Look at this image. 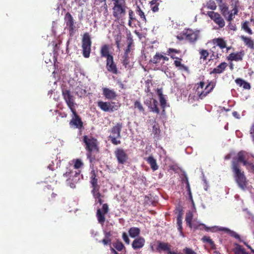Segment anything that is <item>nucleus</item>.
I'll list each match as a JSON object with an SVG mask.
<instances>
[{"instance_id": "obj_1", "label": "nucleus", "mask_w": 254, "mask_h": 254, "mask_svg": "<svg viewBox=\"0 0 254 254\" xmlns=\"http://www.w3.org/2000/svg\"><path fill=\"white\" fill-rule=\"evenodd\" d=\"M83 142L85 143V148L87 151V156L91 163L95 160V157L92 155L94 151L99 152V147L97 145V140L92 136L89 137L85 135L83 136Z\"/></svg>"}, {"instance_id": "obj_2", "label": "nucleus", "mask_w": 254, "mask_h": 254, "mask_svg": "<svg viewBox=\"0 0 254 254\" xmlns=\"http://www.w3.org/2000/svg\"><path fill=\"white\" fill-rule=\"evenodd\" d=\"M113 2V15L118 20L126 15L127 8L126 0H111Z\"/></svg>"}, {"instance_id": "obj_3", "label": "nucleus", "mask_w": 254, "mask_h": 254, "mask_svg": "<svg viewBox=\"0 0 254 254\" xmlns=\"http://www.w3.org/2000/svg\"><path fill=\"white\" fill-rule=\"evenodd\" d=\"M232 170L235 181L238 186L241 189L245 190L247 187V181L245 176L244 172L240 169V166L236 162L233 163V166H232Z\"/></svg>"}, {"instance_id": "obj_4", "label": "nucleus", "mask_w": 254, "mask_h": 254, "mask_svg": "<svg viewBox=\"0 0 254 254\" xmlns=\"http://www.w3.org/2000/svg\"><path fill=\"white\" fill-rule=\"evenodd\" d=\"M62 96L68 108L71 111L76 110L78 107L77 104L75 101V97L71 92L66 89H63L62 91Z\"/></svg>"}, {"instance_id": "obj_5", "label": "nucleus", "mask_w": 254, "mask_h": 254, "mask_svg": "<svg viewBox=\"0 0 254 254\" xmlns=\"http://www.w3.org/2000/svg\"><path fill=\"white\" fill-rule=\"evenodd\" d=\"M123 126L122 123H118L109 131L111 134L109 137L111 142L114 145H118L121 143V141L118 140V138L121 137V132Z\"/></svg>"}, {"instance_id": "obj_6", "label": "nucleus", "mask_w": 254, "mask_h": 254, "mask_svg": "<svg viewBox=\"0 0 254 254\" xmlns=\"http://www.w3.org/2000/svg\"><path fill=\"white\" fill-rule=\"evenodd\" d=\"M81 44L83 56L85 58H88L90 55L92 44L91 37L88 33L84 34L82 38Z\"/></svg>"}, {"instance_id": "obj_7", "label": "nucleus", "mask_w": 254, "mask_h": 254, "mask_svg": "<svg viewBox=\"0 0 254 254\" xmlns=\"http://www.w3.org/2000/svg\"><path fill=\"white\" fill-rule=\"evenodd\" d=\"M80 175V171L77 172L67 168L66 172L64 174V177L67 178L66 183L70 188H75V183L77 182V179L76 178Z\"/></svg>"}, {"instance_id": "obj_8", "label": "nucleus", "mask_w": 254, "mask_h": 254, "mask_svg": "<svg viewBox=\"0 0 254 254\" xmlns=\"http://www.w3.org/2000/svg\"><path fill=\"white\" fill-rule=\"evenodd\" d=\"M119 164H125L127 163L129 159L128 155L126 151L123 148H118L114 152Z\"/></svg>"}, {"instance_id": "obj_9", "label": "nucleus", "mask_w": 254, "mask_h": 254, "mask_svg": "<svg viewBox=\"0 0 254 254\" xmlns=\"http://www.w3.org/2000/svg\"><path fill=\"white\" fill-rule=\"evenodd\" d=\"M64 19L66 24V26L67 27V29L68 30L69 34L70 36H72L76 30V27L75 25V22H74V20L71 14L68 12L65 13Z\"/></svg>"}, {"instance_id": "obj_10", "label": "nucleus", "mask_w": 254, "mask_h": 254, "mask_svg": "<svg viewBox=\"0 0 254 254\" xmlns=\"http://www.w3.org/2000/svg\"><path fill=\"white\" fill-rule=\"evenodd\" d=\"M109 211V205L107 203H104L102 205L101 208H98L97 210L96 217L98 222L101 224H103L105 222V215Z\"/></svg>"}, {"instance_id": "obj_11", "label": "nucleus", "mask_w": 254, "mask_h": 254, "mask_svg": "<svg viewBox=\"0 0 254 254\" xmlns=\"http://www.w3.org/2000/svg\"><path fill=\"white\" fill-rule=\"evenodd\" d=\"M71 112H72V119L69 122L70 126H74L77 128H81L83 127V122L77 114L76 110Z\"/></svg>"}, {"instance_id": "obj_12", "label": "nucleus", "mask_w": 254, "mask_h": 254, "mask_svg": "<svg viewBox=\"0 0 254 254\" xmlns=\"http://www.w3.org/2000/svg\"><path fill=\"white\" fill-rule=\"evenodd\" d=\"M207 15L212 20L219 25L220 28H223L224 27L225 24V21L220 14L217 12L211 11L207 12Z\"/></svg>"}, {"instance_id": "obj_13", "label": "nucleus", "mask_w": 254, "mask_h": 254, "mask_svg": "<svg viewBox=\"0 0 254 254\" xmlns=\"http://www.w3.org/2000/svg\"><path fill=\"white\" fill-rule=\"evenodd\" d=\"M215 86V83L211 81L208 83L203 91L201 92L197 91V95H198L199 99H203L205 97L213 90Z\"/></svg>"}, {"instance_id": "obj_14", "label": "nucleus", "mask_w": 254, "mask_h": 254, "mask_svg": "<svg viewBox=\"0 0 254 254\" xmlns=\"http://www.w3.org/2000/svg\"><path fill=\"white\" fill-rule=\"evenodd\" d=\"M97 104L98 107L104 112H113L118 109L117 106L112 105L110 102L100 101Z\"/></svg>"}, {"instance_id": "obj_15", "label": "nucleus", "mask_w": 254, "mask_h": 254, "mask_svg": "<svg viewBox=\"0 0 254 254\" xmlns=\"http://www.w3.org/2000/svg\"><path fill=\"white\" fill-rule=\"evenodd\" d=\"M247 153L245 151H241L237 154V157L236 159H234L232 163V166H233L234 163H237V164L239 165V163H242L244 166H247L248 164V161L247 159Z\"/></svg>"}, {"instance_id": "obj_16", "label": "nucleus", "mask_w": 254, "mask_h": 254, "mask_svg": "<svg viewBox=\"0 0 254 254\" xmlns=\"http://www.w3.org/2000/svg\"><path fill=\"white\" fill-rule=\"evenodd\" d=\"M106 68L108 71L114 74H118V70L116 64L114 62L113 56L106 60Z\"/></svg>"}, {"instance_id": "obj_17", "label": "nucleus", "mask_w": 254, "mask_h": 254, "mask_svg": "<svg viewBox=\"0 0 254 254\" xmlns=\"http://www.w3.org/2000/svg\"><path fill=\"white\" fill-rule=\"evenodd\" d=\"M183 35L185 36L186 39L190 43L196 42L198 37V33L191 29H187L183 33Z\"/></svg>"}, {"instance_id": "obj_18", "label": "nucleus", "mask_w": 254, "mask_h": 254, "mask_svg": "<svg viewBox=\"0 0 254 254\" xmlns=\"http://www.w3.org/2000/svg\"><path fill=\"white\" fill-rule=\"evenodd\" d=\"M93 7L95 9H97L99 12H101L103 9L107 11L108 6L106 0H94Z\"/></svg>"}, {"instance_id": "obj_19", "label": "nucleus", "mask_w": 254, "mask_h": 254, "mask_svg": "<svg viewBox=\"0 0 254 254\" xmlns=\"http://www.w3.org/2000/svg\"><path fill=\"white\" fill-rule=\"evenodd\" d=\"M244 55V51H241L236 53H233L229 55L227 57V59L228 61H242Z\"/></svg>"}, {"instance_id": "obj_20", "label": "nucleus", "mask_w": 254, "mask_h": 254, "mask_svg": "<svg viewBox=\"0 0 254 254\" xmlns=\"http://www.w3.org/2000/svg\"><path fill=\"white\" fill-rule=\"evenodd\" d=\"M145 243V240L143 237H139L135 239L132 243V247L134 250H138L142 248Z\"/></svg>"}, {"instance_id": "obj_21", "label": "nucleus", "mask_w": 254, "mask_h": 254, "mask_svg": "<svg viewBox=\"0 0 254 254\" xmlns=\"http://www.w3.org/2000/svg\"><path fill=\"white\" fill-rule=\"evenodd\" d=\"M103 94L106 99L111 100L114 99L117 96L116 92L113 89L105 87L103 88Z\"/></svg>"}, {"instance_id": "obj_22", "label": "nucleus", "mask_w": 254, "mask_h": 254, "mask_svg": "<svg viewBox=\"0 0 254 254\" xmlns=\"http://www.w3.org/2000/svg\"><path fill=\"white\" fill-rule=\"evenodd\" d=\"M181 181L183 183H185L186 185V189L187 191L188 192V195L189 196L190 199L191 201V202L193 203V199H192V195L190 190V185L189 182V179L187 177V175L186 174H184L183 175V177L181 178Z\"/></svg>"}, {"instance_id": "obj_23", "label": "nucleus", "mask_w": 254, "mask_h": 254, "mask_svg": "<svg viewBox=\"0 0 254 254\" xmlns=\"http://www.w3.org/2000/svg\"><path fill=\"white\" fill-rule=\"evenodd\" d=\"M216 1L218 4L222 15L225 17L229 13L228 6L226 3L223 2V0H216Z\"/></svg>"}, {"instance_id": "obj_24", "label": "nucleus", "mask_w": 254, "mask_h": 254, "mask_svg": "<svg viewBox=\"0 0 254 254\" xmlns=\"http://www.w3.org/2000/svg\"><path fill=\"white\" fill-rule=\"evenodd\" d=\"M100 52L101 57L106 58L107 59L113 56L110 53L109 46L107 44H105L101 47Z\"/></svg>"}, {"instance_id": "obj_25", "label": "nucleus", "mask_w": 254, "mask_h": 254, "mask_svg": "<svg viewBox=\"0 0 254 254\" xmlns=\"http://www.w3.org/2000/svg\"><path fill=\"white\" fill-rule=\"evenodd\" d=\"M158 246L156 248V250L157 252L160 253L162 251L166 252L167 253L171 248V245L165 242H162L158 241Z\"/></svg>"}, {"instance_id": "obj_26", "label": "nucleus", "mask_w": 254, "mask_h": 254, "mask_svg": "<svg viewBox=\"0 0 254 254\" xmlns=\"http://www.w3.org/2000/svg\"><path fill=\"white\" fill-rule=\"evenodd\" d=\"M240 38L244 42L246 46L252 50H254V41L251 37L242 35L240 36Z\"/></svg>"}, {"instance_id": "obj_27", "label": "nucleus", "mask_w": 254, "mask_h": 254, "mask_svg": "<svg viewBox=\"0 0 254 254\" xmlns=\"http://www.w3.org/2000/svg\"><path fill=\"white\" fill-rule=\"evenodd\" d=\"M227 66V64L225 62L221 63L219 65L214 68L212 71L210 72V74H220L222 73Z\"/></svg>"}, {"instance_id": "obj_28", "label": "nucleus", "mask_w": 254, "mask_h": 254, "mask_svg": "<svg viewBox=\"0 0 254 254\" xmlns=\"http://www.w3.org/2000/svg\"><path fill=\"white\" fill-rule=\"evenodd\" d=\"M183 61L181 58H179L175 60L174 62V64L175 66L178 68L179 70L182 71H189V67L184 64H182Z\"/></svg>"}, {"instance_id": "obj_29", "label": "nucleus", "mask_w": 254, "mask_h": 254, "mask_svg": "<svg viewBox=\"0 0 254 254\" xmlns=\"http://www.w3.org/2000/svg\"><path fill=\"white\" fill-rule=\"evenodd\" d=\"M181 53V50H178L176 49L170 48L167 49L166 52L165 53H164V54L170 56L171 58L172 59L177 60V59H178L179 58L176 57L175 54H180Z\"/></svg>"}, {"instance_id": "obj_30", "label": "nucleus", "mask_w": 254, "mask_h": 254, "mask_svg": "<svg viewBox=\"0 0 254 254\" xmlns=\"http://www.w3.org/2000/svg\"><path fill=\"white\" fill-rule=\"evenodd\" d=\"M219 231H224L226 233H228L229 235H230L231 237L235 238L240 242L241 241L240 235L235 231H232L228 228L224 227H220L219 228Z\"/></svg>"}, {"instance_id": "obj_31", "label": "nucleus", "mask_w": 254, "mask_h": 254, "mask_svg": "<svg viewBox=\"0 0 254 254\" xmlns=\"http://www.w3.org/2000/svg\"><path fill=\"white\" fill-rule=\"evenodd\" d=\"M147 163L150 165L151 168L155 171L158 169V166L157 165L156 161L152 156H150L145 159Z\"/></svg>"}, {"instance_id": "obj_32", "label": "nucleus", "mask_w": 254, "mask_h": 254, "mask_svg": "<svg viewBox=\"0 0 254 254\" xmlns=\"http://www.w3.org/2000/svg\"><path fill=\"white\" fill-rule=\"evenodd\" d=\"M135 13L139 16L140 20L141 21L145 23L147 22V19L144 13L138 5H136L135 6Z\"/></svg>"}, {"instance_id": "obj_33", "label": "nucleus", "mask_w": 254, "mask_h": 254, "mask_svg": "<svg viewBox=\"0 0 254 254\" xmlns=\"http://www.w3.org/2000/svg\"><path fill=\"white\" fill-rule=\"evenodd\" d=\"M182 213L180 211L177 217V224L178 230L180 233L181 235L183 236V227H182Z\"/></svg>"}, {"instance_id": "obj_34", "label": "nucleus", "mask_w": 254, "mask_h": 254, "mask_svg": "<svg viewBox=\"0 0 254 254\" xmlns=\"http://www.w3.org/2000/svg\"><path fill=\"white\" fill-rule=\"evenodd\" d=\"M161 2V0H152L150 2V8L154 12H156L159 11L158 6Z\"/></svg>"}, {"instance_id": "obj_35", "label": "nucleus", "mask_w": 254, "mask_h": 254, "mask_svg": "<svg viewBox=\"0 0 254 254\" xmlns=\"http://www.w3.org/2000/svg\"><path fill=\"white\" fill-rule=\"evenodd\" d=\"M158 101L155 99H153L152 105H151V107L148 109H149L150 112L159 114L160 113V110L158 108Z\"/></svg>"}, {"instance_id": "obj_36", "label": "nucleus", "mask_w": 254, "mask_h": 254, "mask_svg": "<svg viewBox=\"0 0 254 254\" xmlns=\"http://www.w3.org/2000/svg\"><path fill=\"white\" fill-rule=\"evenodd\" d=\"M140 233V229L137 227H131L128 230L129 235L131 238H135L138 236Z\"/></svg>"}, {"instance_id": "obj_37", "label": "nucleus", "mask_w": 254, "mask_h": 254, "mask_svg": "<svg viewBox=\"0 0 254 254\" xmlns=\"http://www.w3.org/2000/svg\"><path fill=\"white\" fill-rule=\"evenodd\" d=\"M213 42L214 44H216L221 49H224L226 47V42L221 38L214 39L213 40Z\"/></svg>"}, {"instance_id": "obj_38", "label": "nucleus", "mask_w": 254, "mask_h": 254, "mask_svg": "<svg viewBox=\"0 0 254 254\" xmlns=\"http://www.w3.org/2000/svg\"><path fill=\"white\" fill-rule=\"evenodd\" d=\"M201 240L204 243H208L210 245L211 249L214 250L216 249V246L214 242L212 241V239H210L209 237L204 236L202 238Z\"/></svg>"}, {"instance_id": "obj_39", "label": "nucleus", "mask_w": 254, "mask_h": 254, "mask_svg": "<svg viewBox=\"0 0 254 254\" xmlns=\"http://www.w3.org/2000/svg\"><path fill=\"white\" fill-rule=\"evenodd\" d=\"M162 60V53H156L153 58L150 60V62L154 64H157Z\"/></svg>"}, {"instance_id": "obj_40", "label": "nucleus", "mask_w": 254, "mask_h": 254, "mask_svg": "<svg viewBox=\"0 0 254 254\" xmlns=\"http://www.w3.org/2000/svg\"><path fill=\"white\" fill-rule=\"evenodd\" d=\"M91 187L92 188V190H91V193H92L94 198L101 197V194L100 193V192L99 191L100 186H96L95 187Z\"/></svg>"}, {"instance_id": "obj_41", "label": "nucleus", "mask_w": 254, "mask_h": 254, "mask_svg": "<svg viewBox=\"0 0 254 254\" xmlns=\"http://www.w3.org/2000/svg\"><path fill=\"white\" fill-rule=\"evenodd\" d=\"M91 176L90 183L91 184V187L99 186L98 185V179H97V176L95 171L94 170L92 171L91 172Z\"/></svg>"}, {"instance_id": "obj_42", "label": "nucleus", "mask_w": 254, "mask_h": 254, "mask_svg": "<svg viewBox=\"0 0 254 254\" xmlns=\"http://www.w3.org/2000/svg\"><path fill=\"white\" fill-rule=\"evenodd\" d=\"M235 254H250L247 253L245 250L240 245H237V247L234 249Z\"/></svg>"}, {"instance_id": "obj_43", "label": "nucleus", "mask_w": 254, "mask_h": 254, "mask_svg": "<svg viewBox=\"0 0 254 254\" xmlns=\"http://www.w3.org/2000/svg\"><path fill=\"white\" fill-rule=\"evenodd\" d=\"M249 22L248 21H245L242 25V28L246 32L250 35H252L253 32L252 29L249 26Z\"/></svg>"}, {"instance_id": "obj_44", "label": "nucleus", "mask_w": 254, "mask_h": 254, "mask_svg": "<svg viewBox=\"0 0 254 254\" xmlns=\"http://www.w3.org/2000/svg\"><path fill=\"white\" fill-rule=\"evenodd\" d=\"M111 236V234L110 232H106L105 233V238L103 239L101 242L104 245H107L108 244H111V239L110 238V237Z\"/></svg>"}, {"instance_id": "obj_45", "label": "nucleus", "mask_w": 254, "mask_h": 254, "mask_svg": "<svg viewBox=\"0 0 254 254\" xmlns=\"http://www.w3.org/2000/svg\"><path fill=\"white\" fill-rule=\"evenodd\" d=\"M134 108H137L140 112L143 113L145 111L144 108L143 107L141 102L138 100H136L134 103Z\"/></svg>"}, {"instance_id": "obj_46", "label": "nucleus", "mask_w": 254, "mask_h": 254, "mask_svg": "<svg viewBox=\"0 0 254 254\" xmlns=\"http://www.w3.org/2000/svg\"><path fill=\"white\" fill-rule=\"evenodd\" d=\"M199 54L200 55V59H203L205 61L209 56V53L206 50L201 49L199 50Z\"/></svg>"}, {"instance_id": "obj_47", "label": "nucleus", "mask_w": 254, "mask_h": 254, "mask_svg": "<svg viewBox=\"0 0 254 254\" xmlns=\"http://www.w3.org/2000/svg\"><path fill=\"white\" fill-rule=\"evenodd\" d=\"M113 245L114 247L118 251H121L124 248H125L124 245L121 242L117 241L113 243Z\"/></svg>"}, {"instance_id": "obj_48", "label": "nucleus", "mask_w": 254, "mask_h": 254, "mask_svg": "<svg viewBox=\"0 0 254 254\" xmlns=\"http://www.w3.org/2000/svg\"><path fill=\"white\" fill-rule=\"evenodd\" d=\"M199 226H202L205 230L206 231H211L212 232H215L216 231H217V230H219V228L220 227H207L205 225L203 224H201L199 225Z\"/></svg>"}, {"instance_id": "obj_49", "label": "nucleus", "mask_w": 254, "mask_h": 254, "mask_svg": "<svg viewBox=\"0 0 254 254\" xmlns=\"http://www.w3.org/2000/svg\"><path fill=\"white\" fill-rule=\"evenodd\" d=\"M192 219V215L191 213L187 214L186 216V224L188 226H189L190 228H192V226L191 224V221Z\"/></svg>"}, {"instance_id": "obj_50", "label": "nucleus", "mask_w": 254, "mask_h": 254, "mask_svg": "<svg viewBox=\"0 0 254 254\" xmlns=\"http://www.w3.org/2000/svg\"><path fill=\"white\" fill-rule=\"evenodd\" d=\"M207 7L210 9L215 10L216 9L217 6L214 0H209L207 2Z\"/></svg>"}, {"instance_id": "obj_51", "label": "nucleus", "mask_w": 254, "mask_h": 254, "mask_svg": "<svg viewBox=\"0 0 254 254\" xmlns=\"http://www.w3.org/2000/svg\"><path fill=\"white\" fill-rule=\"evenodd\" d=\"M116 45L118 49L120 48V44L122 41V36L120 34H117L115 37Z\"/></svg>"}, {"instance_id": "obj_52", "label": "nucleus", "mask_w": 254, "mask_h": 254, "mask_svg": "<svg viewBox=\"0 0 254 254\" xmlns=\"http://www.w3.org/2000/svg\"><path fill=\"white\" fill-rule=\"evenodd\" d=\"M161 107L163 109L162 113L165 112V109L166 107L167 102L166 100L163 97H161L159 99Z\"/></svg>"}, {"instance_id": "obj_53", "label": "nucleus", "mask_w": 254, "mask_h": 254, "mask_svg": "<svg viewBox=\"0 0 254 254\" xmlns=\"http://www.w3.org/2000/svg\"><path fill=\"white\" fill-rule=\"evenodd\" d=\"M123 59V64L126 67L129 63L128 54H124Z\"/></svg>"}, {"instance_id": "obj_54", "label": "nucleus", "mask_w": 254, "mask_h": 254, "mask_svg": "<svg viewBox=\"0 0 254 254\" xmlns=\"http://www.w3.org/2000/svg\"><path fill=\"white\" fill-rule=\"evenodd\" d=\"M128 17H129V24L131 23L132 21H135L136 20L133 11L130 9L128 11Z\"/></svg>"}, {"instance_id": "obj_55", "label": "nucleus", "mask_w": 254, "mask_h": 254, "mask_svg": "<svg viewBox=\"0 0 254 254\" xmlns=\"http://www.w3.org/2000/svg\"><path fill=\"white\" fill-rule=\"evenodd\" d=\"M83 165V164L82 161L80 159H77L75 160L73 167L74 169H79L81 168Z\"/></svg>"}, {"instance_id": "obj_56", "label": "nucleus", "mask_w": 254, "mask_h": 254, "mask_svg": "<svg viewBox=\"0 0 254 254\" xmlns=\"http://www.w3.org/2000/svg\"><path fill=\"white\" fill-rule=\"evenodd\" d=\"M231 6L232 8H239L240 7V1L239 0H231Z\"/></svg>"}, {"instance_id": "obj_57", "label": "nucleus", "mask_w": 254, "mask_h": 254, "mask_svg": "<svg viewBox=\"0 0 254 254\" xmlns=\"http://www.w3.org/2000/svg\"><path fill=\"white\" fill-rule=\"evenodd\" d=\"M76 90V94L81 97L83 95L85 94L86 91L85 90H83L81 89L80 87H77L75 89Z\"/></svg>"}, {"instance_id": "obj_58", "label": "nucleus", "mask_w": 254, "mask_h": 254, "mask_svg": "<svg viewBox=\"0 0 254 254\" xmlns=\"http://www.w3.org/2000/svg\"><path fill=\"white\" fill-rule=\"evenodd\" d=\"M160 130L158 125L156 124L153 126V132L155 135H158L159 134Z\"/></svg>"}, {"instance_id": "obj_59", "label": "nucleus", "mask_w": 254, "mask_h": 254, "mask_svg": "<svg viewBox=\"0 0 254 254\" xmlns=\"http://www.w3.org/2000/svg\"><path fill=\"white\" fill-rule=\"evenodd\" d=\"M183 252L185 254H197L192 249L189 248H185Z\"/></svg>"}, {"instance_id": "obj_60", "label": "nucleus", "mask_w": 254, "mask_h": 254, "mask_svg": "<svg viewBox=\"0 0 254 254\" xmlns=\"http://www.w3.org/2000/svg\"><path fill=\"white\" fill-rule=\"evenodd\" d=\"M245 80H243L242 78H238L235 80L236 83L240 87L243 86L244 84V82Z\"/></svg>"}, {"instance_id": "obj_61", "label": "nucleus", "mask_w": 254, "mask_h": 254, "mask_svg": "<svg viewBox=\"0 0 254 254\" xmlns=\"http://www.w3.org/2000/svg\"><path fill=\"white\" fill-rule=\"evenodd\" d=\"M234 17V16L229 12V14H227L225 17L226 18L227 21L230 23L231 22V21L233 20Z\"/></svg>"}, {"instance_id": "obj_62", "label": "nucleus", "mask_w": 254, "mask_h": 254, "mask_svg": "<svg viewBox=\"0 0 254 254\" xmlns=\"http://www.w3.org/2000/svg\"><path fill=\"white\" fill-rule=\"evenodd\" d=\"M122 237H123L124 241L125 242V243L126 244H129V242H130L129 239L128 238L127 234L125 232L123 233Z\"/></svg>"}, {"instance_id": "obj_63", "label": "nucleus", "mask_w": 254, "mask_h": 254, "mask_svg": "<svg viewBox=\"0 0 254 254\" xmlns=\"http://www.w3.org/2000/svg\"><path fill=\"white\" fill-rule=\"evenodd\" d=\"M127 45L129 46H132V45H133V40L132 39L131 34H129L128 36H127Z\"/></svg>"}, {"instance_id": "obj_64", "label": "nucleus", "mask_w": 254, "mask_h": 254, "mask_svg": "<svg viewBox=\"0 0 254 254\" xmlns=\"http://www.w3.org/2000/svg\"><path fill=\"white\" fill-rule=\"evenodd\" d=\"M153 98H149V99H146L144 101V104L148 107V108L151 107V105H152L153 103Z\"/></svg>"}]
</instances>
